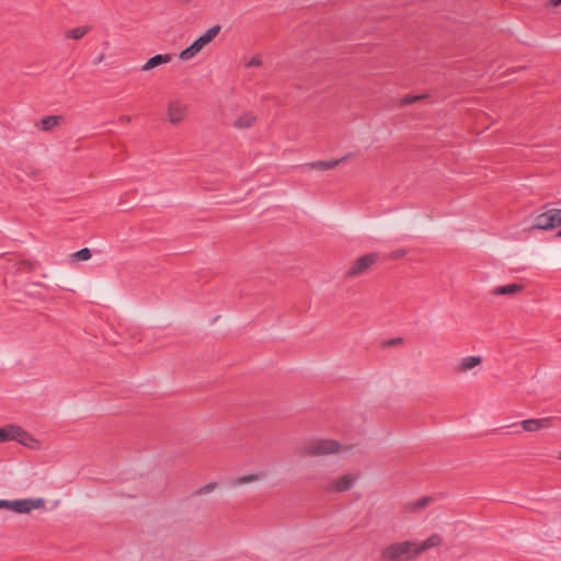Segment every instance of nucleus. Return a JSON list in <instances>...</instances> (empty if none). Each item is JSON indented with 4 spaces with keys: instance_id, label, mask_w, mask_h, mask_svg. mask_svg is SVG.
Masks as SVG:
<instances>
[{
    "instance_id": "1",
    "label": "nucleus",
    "mask_w": 561,
    "mask_h": 561,
    "mask_svg": "<svg viewBox=\"0 0 561 561\" xmlns=\"http://www.w3.org/2000/svg\"><path fill=\"white\" fill-rule=\"evenodd\" d=\"M416 557L414 540L393 542L380 551L382 561H409Z\"/></svg>"
},
{
    "instance_id": "2",
    "label": "nucleus",
    "mask_w": 561,
    "mask_h": 561,
    "mask_svg": "<svg viewBox=\"0 0 561 561\" xmlns=\"http://www.w3.org/2000/svg\"><path fill=\"white\" fill-rule=\"evenodd\" d=\"M344 450V446L331 438H314L307 442L300 449L302 456H328Z\"/></svg>"
},
{
    "instance_id": "3",
    "label": "nucleus",
    "mask_w": 561,
    "mask_h": 561,
    "mask_svg": "<svg viewBox=\"0 0 561 561\" xmlns=\"http://www.w3.org/2000/svg\"><path fill=\"white\" fill-rule=\"evenodd\" d=\"M14 440L30 449H39L41 443L30 433L15 424H9L0 427V443Z\"/></svg>"
},
{
    "instance_id": "4",
    "label": "nucleus",
    "mask_w": 561,
    "mask_h": 561,
    "mask_svg": "<svg viewBox=\"0 0 561 561\" xmlns=\"http://www.w3.org/2000/svg\"><path fill=\"white\" fill-rule=\"evenodd\" d=\"M46 505L43 497H28L18 500H0V510H10L18 514H30L35 510H42Z\"/></svg>"
},
{
    "instance_id": "5",
    "label": "nucleus",
    "mask_w": 561,
    "mask_h": 561,
    "mask_svg": "<svg viewBox=\"0 0 561 561\" xmlns=\"http://www.w3.org/2000/svg\"><path fill=\"white\" fill-rule=\"evenodd\" d=\"M220 25H214L208 28L203 35L195 39L187 48L183 49L179 58L183 61L191 60L194 58L206 45L211 43L219 34Z\"/></svg>"
},
{
    "instance_id": "6",
    "label": "nucleus",
    "mask_w": 561,
    "mask_h": 561,
    "mask_svg": "<svg viewBox=\"0 0 561 561\" xmlns=\"http://www.w3.org/2000/svg\"><path fill=\"white\" fill-rule=\"evenodd\" d=\"M559 226H561V209H549L535 218L533 228L550 230Z\"/></svg>"
},
{
    "instance_id": "7",
    "label": "nucleus",
    "mask_w": 561,
    "mask_h": 561,
    "mask_svg": "<svg viewBox=\"0 0 561 561\" xmlns=\"http://www.w3.org/2000/svg\"><path fill=\"white\" fill-rule=\"evenodd\" d=\"M187 105L181 100H172L168 104L167 116L171 124L176 125L185 119Z\"/></svg>"
},
{
    "instance_id": "8",
    "label": "nucleus",
    "mask_w": 561,
    "mask_h": 561,
    "mask_svg": "<svg viewBox=\"0 0 561 561\" xmlns=\"http://www.w3.org/2000/svg\"><path fill=\"white\" fill-rule=\"evenodd\" d=\"M482 364V357L479 355H470L461 357L454 365L453 370L455 374L463 375L472 371Z\"/></svg>"
},
{
    "instance_id": "9",
    "label": "nucleus",
    "mask_w": 561,
    "mask_h": 561,
    "mask_svg": "<svg viewBox=\"0 0 561 561\" xmlns=\"http://www.w3.org/2000/svg\"><path fill=\"white\" fill-rule=\"evenodd\" d=\"M378 260V255L376 253H369L366 255H363L358 257L351 268L348 270L347 274L350 276H356L359 274H363L366 272L371 265H374Z\"/></svg>"
},
{
    "instance_id": "10",
    "label": "nucleus",
    "mask_w": 561,
    "mask_h": 561,
    "mask_svg": "<svg viewBox=\"0 0 561 561\" xmlns=\"http://www.w3.org/2000/svg\"><path fill=\"white\" fill-rule=\"evenodd\" d=\"M356 476L354 474H343L342 477L331 481L327 486L325 490L328 492H344L351 489V486L354 484L356 480Z\"/></svg>"
},
{
    "instance_id": "11",
    "label": "nucleus",
    "mask_w": 561,
    "mask_h": 561,
    "mask_svg": "<svg viewBox=\"0 0 561 561\" xmlns=\"http://www.w3.org/2000/svg\"><path fill=\"white\" fill-rule=\"evenodd\" d=\"M443 542L442 536L438 534L431 535L427 539L423 541H415V551L416 556H420L421 553L440 546Z\"/></svg>"
},
{
    "instance_id": "12",
    "label": "nucleus",
    "mask_w": 561,
    "mask_h": 561,
    "mask_svg": "<svg viewBox=\"0 0 561 561\" xmlns=\"http://www.w3.org/2000/svg\"><path fill=\"white\" fill-rule=\"evenodd\" d=\"M172 60V56L170 54H158L151 58H149L146 64L141 66V71H149L153 68L168 64Z\"/></svg>"
},
{
    "instance_id": "13",
    "label": "nucleus",
    "mask_w": 561,
    "mask_h": 561,
    "mask_svg": "<svg viewBox=\"0 0 561 561\" xmlns=\"http://www.w3.org/2000/svg\"><path fill=\"white\" fill-rule=\"evenodd\" d=\"M523 289L524 285L512 283L495 287L492 290V294L495 296H515L519 294Z\"/></svg>"
},
{
    "instance_id": "14",
    "label": "nucleus",
    "mask_w": 561,
    "mask_h": 561,
    "mask_svg": "<svg viewBox=\"0 0 561 561\" xmlns=\"http://www.w3.org/2000/svg\"><path fill=\"white\" fill-rule=\"evenodd\" d=\"M64 121V116L61 115H49L43 117L36 126L43 131L53 130Z\"/></svg>"
},
{
    "instance_id": "15",
    "label": "nucleus",
    "mask_w": 561,
    "mask_h": 561,
    "mask_svg": "<svg viewBox=\"0 0 561 561\" xmlns=\"http://www.w3.org/2000/svg\"><path fill=\"white\" fill-rule=\"evenodd\" d=\"M549 423V419H530L522 421L520 426L526 432H537L540 428L548 427Z\"/></svg>"
},
{
    "instance_id": "16",
    "label": "nucleus",
    "mask_w": 561,
    "mask_h": 561,
    "mask_svg": "<svg viewBox=\"0 0 561 561\" xmlns=\"http://www.w3.org/2000/svg\"><path fill=\"white\" fill-rule=\"evenodd\" d=\"M255 121H256V117L253 113L245 112V113L241 114L239 117H237L233 121L232 125L236 128L243 129V128L251 127Z\"/></svg>"
},
{
    "instance_id": "17",
    "label": "nucleus",
    "mask_w": 561,
    "mask_h": 561,
    "mask_svg": "<svg viewBox=\"0 0 561 561\" xmlns=\"http://www.w3.org/2000/svg\"><path fill=\"white\" fill-rule=\"evenodd\" d=\"M343 160H344V158L334 159V160H319V161L309 163L308 167L310 169H318L321 171H325V170H330V169L337 167Z\"/></svg>"
},
{
    "instance_id": "18",
    "label": "nucleus",
    "mask_w": 561,
    "mask_h": 561,
    "mask_svg": "<svg viewBox=\"0 0 561 561\" xmlns=\"http://www.w3.org/2000/svg\"><path fill=\"white\" fill-rule=\"evenodd\" d=\"M263 477H264L263 473L245 474V476H242V477H238V478L231 479L229 481V484L232 485V486H238V485H242V484H247V483H253V482L259 481Z\"/></svg>"
},
{
    "instance_id": "19",
    "label": "nucleus",
    "mask_w": 561,
    "mask_h": 561,
    "mask_svg": "<svg viewBox=\"0 0 561 561\" xmlns=\"http://www.w3.org/2000/svg\"><path fill=\"white\" fill-rule=\"evenodd\" d=\"M88 31H89V27L79 26V27H75V28L67 31L65 36L67 38L80 39L88 33Z\"/></svg>"
},
{
    "instance_id": "20",
    "label": "nucleus",
    "mask_w": 561,
    "mask_h": 561,
    "mask_svg": "<svg viewBox=\"0 0 561 561\" xmlns=\"http://www.w3.org/2000/svg\"><path fill=\"white\" fill-rule=\"evenodd\" d=\"M432 501L431 497H422L408 504V510H421L425 507Z\"/></svg>"
},
{
    "instance_id": "21",
    "label": "nucleus",
    "mask_w": 561,
    "mask_h": 561,
    "mask_svg": "<svg viewBox=\"0 0 561 561\" xmlns=\"http://www.w3.org/2000/svg\"><path fill=\"white\" fill-rule=\"evenodd\" d=\"M73 256L79 261H87L91 257V251L88 248H83L77 251Z\"/></svg>"
},
{
    "instance_id": "22",
    "label": "nucleus",
    "mask_w": 561,
    "mask_h": 561,
    "mask_svg": "<svg viewBox=\"0 0 561 561\" xmlns=\"http://www.w3.org/2000/svg\"><path fill=\"white\" fill-rule=\"evenodd\" d=\"M216 488H217V483L216 482H209V483L203 485L202 488H199L196 491V493L197 494H207V493L213 492Z\"/></svg>"
},
{
    "instance_id": "23",
    "label": "nucleus",
    "mask_w": 561,
    "mask_h": 561,
    "mask_svg": "<svg viewBox=\"0 0 561 561\" xmlns=\"http://www.w3.org/2000/svg\"><path fill=\"white\" fill-rule=\"evenodd\" d=\"M422 98H423V95H414V96L408 95L402 99V104H410V103H413L414 101L420 100Z\"/></svg>"
},
{
    "instance_id": "24",
    "label": "nucleus",
    "mask_w": 561,
    "mask_h": 561,
    "mask_svg": "<svg viewBox=\"0 0 561 561\" xmlns=\"http://www.w3.org/2000/svg\"><path fill=\"white\" fill-rule=\"evenodd\" d=\"M262 61L260 59V57H252L248 62H247V66L248 67H259L261 66Z\"/></svg>"
},
{
    "instance_id": "25",
    "label": "nucleus",
    "mask_w": 561,
    "mask_h": 561,
    "mask_svg": "<svg viewBox=\"0 0 561 561\" xmlns=\"http://www.w3.org/2000/svg\"><path fill=\"white\" fill-rule=\"evenodd\" d=\"M548 7H558L561 5V0H549L547 3Z\"/></svg>"
},
{
    "instance_id": "26",
    "label": "nucleus",
    "mask_w": 561,
    "mask_h": 561,
    "mask_svg": "<svg viewBox=\"0 0 561 561\" xmlns=\"http://www.w3.org/2000/svg\"><path fill=\"white\" fill-rule=\"evenodd\" d=\"M404 254V251H400L398 253H394L393 256L397 257V256H402Z\"/></svg>"
},
{
    "instance_id": "27",
    "label": "nucleus",
    "mask_w": 561,
    "mask_h": 561,
    "mask_svg": "<svg viewBox=\"0 0 561 561\" xmlns=\"http://www.w3.org/2000/svg\"><path fill=\"white\" fill-rule=\"evenodd\" d=\"M558 237H561V230L558 232Z\"/></svg>"
}]
</instances>
